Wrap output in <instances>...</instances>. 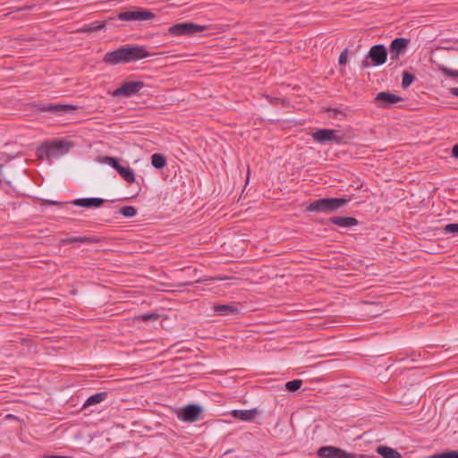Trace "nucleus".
Segmentation results:
<instances>
[{
    "label": "nucleus",
    "mask_w": 458,
    "mask_h": 458,
    "mask_svg": "<svg viewBox=\"0 0 458 458\" xmlns=\"http://www.w3.org/2000/svg\"><path fill=\"white\" fill-rule=\"evenodd\" d=\"M147 56L148 53L143 47L126 45L114 51L107 52L104 56V61L109 64H117L140 60Z\"/></svg>",
    "instance_id": "nucleus-1"
},
{
    "label": "nucleus",
    "mask_w": 458,
    "mask_h": 458,
    "mask_svg": "<svg viewBox=\"0 0 458 458\" xmlns=\"http://www.w3.org/2000/svg\"><path fill=\"white\" fill-rule=\"evenodd\" d=\"M351 199L347 198H322L316 199L306 208L308 212L332 213L346 205Z\"/></svg>",
    "instance_id": "nucleus-2"
},
{
    "label": "nucleus",
    "mask_w": 458,
    "mask_h": 458,
    "mask_svg": "<svg viewBox=\"0 0 458 458\" xmlns=\"http://www.w3.org/2000/svg\"><path fill=\"white\" fill-rule=\"evenodd\" d=\"M369 59L371 60L374 66H380L386 62L387 59V49L382 44L372 46L366 56L361 62V68H368L370 66Z\"/></svg>",
    "instance_id": "nucleus-3"
},
{
    "label": "nucleus",
    "mask_w": 458,
    "mask_h": 458,
    "mask_svg": "<svg viewBox=\"0 0 458 458\" xmlns=\"http://www.w3.org/2000/svg\"><path fill=\"white\" fill-rule=\"evenodd\" d=\"M174 411L180 420L191 423L199 420L203 409L199 404L190 403L184 407L174 409Z\"/></svg>",
    "instance_id": "nucleus-4"
},
{
    "label": "nucleus",
    "mask_w": 458,
    "mask_h": 458,
    "mask_svg": "<svg viewBox=\"0 0 458 458\" xmlns=\"http://www.w3.org/2000/svg\"><path fill=\"white\" fill-rule=\"evenodd\" d=\"M99 161L113 167L127 182L132 183L135 182L133 170L129 166L121 165L116 157L103 156L99 157Z\"/></svg>",
    "instance_id": "nucleus-5"
},
{
    "label": "nucleus",
    "mask_w": 458,
    "mask_h": 458,
    "mask_svg": "<svg viewBox=\"0 0 458 458\" xmlns=\"http://www.w3.org/2000/svg\"><path fill=\"white\" fill-rule=\"evenodd\" d=\"M313 140L319 144H326L327 142H335L336 144H343L344 138L337 134V131L333 129H318L311 134Z\"/></svg>",
    "instance_id": "nucleus-6"
},
{
    "label": "nucleus",
    "mask_w": 458,
    "mask_h": 458,
    "mask_svg": "<svg viewBox=\"0 0 458 458\" xmlns=\"http://www.w3.org/2000/svg\"><path fill=\"white\" fill-rule=\"evenodd\" d=\"M208 29L207 25H199L193 22H180L174 24V36L193 37Z\"/></svg>",
    "instance_id": "nucleus-7"
},
{
    "label": "nucleus",
    "mask_w": 458,
    "mask_h": 458,
    "mask_svg": "<svg viewBox=\"0 0 458 458\" xmlns=\"http://www.w3.org/2000/svg\"><path fill=\"white\" fill-rule=\"evenodd\" d=\"M317 455L321 458H356L357 454L353 453H348L345 450L333 446L325 445L318 448Z\"/></svg>",
    "instance_id": "nucleus-8"
},
{
    "label": "nucleus",
    "mask_w": 458,
    "mask_h": 458,
    "mask_svg": "<svg viewBox=\"0 0 458 458\" xmlns=\"http://www.w3.org/2000/svg\"><path fill=\"white\" fill-rule=\"evenodd\" d=\"M410 44V39L407 38H396L390 43L389 54L392 62L399 60L400 55H403Z\"/></svg>",
    "instance_id": "nucleus-9"
},
{
    "label": "nucleus",
    "mask_w": 458,
    "mask_h": 458,
    "mask_svg": "<svg viewBox=\"0 0 458 458\" xmlns=\"http://www.w3.org/2000/svg\"><path fill=\"white\" fill-rule=\"evenodd\" d=\"M154 18V14L145 9H137L134 11L122 12L117 14V19L121 21H148Z\"/></svg>",
    "instance_id": "nucleus-10"
},
{
    "label": "nucleus",
    "mask_w": 458,
    "mask_h": 458,
    "mask_svg": "<svg viewBox=\"0 0 458 458\" xmlns=\"http://www.w3.org/2000/svg\"><path fill=\"white\" fill-rule=\"evenodd\" d=\"M144 87L142 81H126L113 92L114 97H131Z\"/></svg>",
    "instance_id": "nucleus-11"
},
{
    "label": "nucleus",
    "mask_w": 458,
    "mask_h": 458,
    "mask_svg": "<svg viewBox=\"0 0 458 458\" xmlns=\"http://www.w3.org/2000/svg\"><path fill=\"white\" fill-rule=\"evenodd\" d=\"M318 222L324 225L333 224L343 228H349L360 224V222L355 217L351 216H332L327 219L319 220Z\"/></svg>",
    "instance_id": "nucleus-12"
},
{
    "label": "nucleus",
    "mask_w": 458,
    "mask_h": 458,
    "mask_svg": "<svg viewBox=\"0 0 458 458\" xmlns=\"http://www.w3.org/2000/svg\"><path fill=\"white\" fill-rule=\"evenodd\" d=\"M402 100L401 97H398L394 94H392L388 91H382L377 93L375 98V102L377 103V106L381 108H389L393 105L400 102Z\"/></svg>",
    "instance_id": "nucleus-13"
},
{
    "label": "nucleus",
    "mask_w": 458,
    "mask_h": 458,
    "mask_svg": "<svg viewBox=\"0 0 458 458\" xmlns=\"http://www.w3.org/2000/svg\"><path fill=\"white\" fill-rule=\"evenodd\" d=\"M77 109L76 106L65 104H46L40 107L42 112L63 115Z\"/></svg>",
    "instance_id": "nucleus-14"
},
{
    "label": "nucleus",
    "mask_w": 458,
    "mask_h": 458,
    "mask_svg": "<svg viewBox=\"0 0 458 458\" xmlns=\"http://www.w3.org/2000/svg\"><path fill=\"white\" fill-rule=\"evenodd\" d=\"M53 158H56L64 154H66L72 144L64 140H56L48 143Z\"/></svg>",
    "instance_id": "nucleus-15"
},
{
    "label": "nucleus",
    "mask_w": 458,
    "mask_h": 458,
    "mask_svg": "<svg viewBox=\"0 0 458 458\" xmlns=\"http://www.w3.org/2000/svg\"><path fill=\"white\" fill-rule=\"evenodd\" d=\"M214 312L218 316H235L241 313V310L236 304H214Z\"/></svg>",
    "instance_id": "nucleus-16"
},
{
    "label": "nucleus",
    "mask_w": 458,
    "mask_h": 458,
    "mask_svg": "<svg viewBox=\"0 0 458 458\" xmlns=\"http://www.w3.org/2000/svg\"><path fill=\"white\" fill-rule=\"evenodd\" d=\"M105 202L104 199L101 198H82V199H76L72 203L78 207H82L86 208H99L101 207Z\"/></svg>",
    "instance_id": "nucleus-17"
},
{
    "label": "nucleus",
    "mask_w": 458,
    "mask_h": 458,
    "mask_svg": "<svg viewBox=\"0 0 458 458\" xmlns=\"http://www.w3.org/2000/svg\"><path fill=\"white\" fill-rule=\"evenodd\" d=\"M259 413L256 408L250 410H233L231 414L233 418L242 421H251Z\"/></svg>",
    "instance_id": "nucleus-18"
},
{
    "label": "nucleus",
    "mask_w": 458,
    "mask_h": 458,
    "mask_svg": "<svg viewBox=\"0 0 458 458\" xmlns=\"http://www.w3.org/2000/svg\"><path fill=\"white\" fill-rule=\"evenodd\" d=\"M98 240L95 236H78V237H69L62 240V244L67 245L73 242L79 243H96Z\"/></svg>",
    "instance_id": "nucleus-19"
},
{
    "label": "nucleus",
    "mask_w": 458,
    "mask_h": 458,
    "mask_svg": "<svg viewBox=\"0 0 458 458\" xmlns=\"http://www.w3.org/2000/svg\"><path fill=\"white\" fill-rule=\"evenodd\" d=\"M106 25V21H95L89 24H85L81 29H79L78 31L82 32V33L95 32V31L105 29Z\"/></svg>",
    "instance_id": "nucleus-20"
},
{
    "label": "nucleus",
    "mask_w": 458,
    "mask_h": 458,
    "mask_svg": "<svg viewBox=\"0 0 458 458\" xmlns=\"http://www.w3.org/2000/svg\"><path fill=\"white\" fill-rule=\"evenodd\" d=\"M376 452L384 458H402L401 454L386 445H378Z\"/></svg>",
    "instance_id": "nucleus-21"
},
{
    "label": "nucleus",
    "mask_w": 458,
    "mask_h": 458,
    "mask_svg": "<svg viewBox=\"0 0 458 458\" xmlns=\"http://www.w3.org/2000/svg\"><path fill=\"white\" fill-rule=\"evenodd\" d=\"M107 397L106 392H99L95 394L90 395L85 402L84 407L94 405L101 403Z\"/></svg>",
    "instance_id": "nucleus-22"
},
{
    "label": "nucleus",
    "mask_w": 458,
    "mask_h": 458,
    "mask_svg": "<svg viewBox=\"0 0 458 458\" xmlns=\"http://www.w3.org/2000/svg\"><path fill=\"white\" fill-rule=\"evenodd\" d=\"M37 157L41 160H51L53 158L48 143L42 144L37 149Z\"/></svg>",
    "instance_id": "nucleus-23"
},
{
    "label": "nucleus",
    "mask_w": 458,
    "mask_h": 458,
    "mask_svg": "<svg viewBox=\"0 0 458 458\" xmlns=\"http://www.w3.org/2000/svg\"><path fill=\"white\" fill-rule=\"evenodd\" d=\"M151 164L155 168L161 169L166 164L165 156L161 154H153L151 157Z\"/></svg>",
    "instance_id": "nucleus-24"
},
{
    "label": "nucleus",
    "mask_w": 458,
    "mask_h": 458,
    "mask_svg": "<svg viewBox=\"0 0 458 458\" xmlns=\"http://www.w3.org/2000/svg\"><path fill=\"white\" fill-rule=\"evenodd\" d=\"M415 80H416V77L414 74H412L407 71H404L403 72L402 87L403 89L409 88L414 82Z\"/></svg>",
    "instance_id": "nucleus-25"
},
{
    "label": "nucleus",
    "mask_w": 458,
    "mask_h": 458,
    "mask_svg": "<svg viewBox=\"0 0 458 458\" xmlns=\"http://www.w3.org/2000/svg\"><path fill=\"white\" fill-rule=\"evenodd\" d=\"M191 180L188 181V185H186L184 182L182 183V188L180 189L179 196V199H181V200H184L185 199L191 195Z\"/></svg>",
    "instance_id": "nucleus-26"
},
{
    "label": "nucleus",
    "mask_w": 458,
    "mask_h": 458,
    "mask_svg": "<svg viewBox=\"0 0 458 458\" xmlns=\"http://www.w3.org/2000/svg\"><path fill=\"white\" fill-rule=\"evenodd\" d=\"M302 386V380L301 379H293L291 381H288L285 384V390L288 392H295L299 390Z\"/></svg>",
    "instance_id": "nucleus-27"
},
{
    "label": "nucleus",
    "mask_w": 458,
    "mask_h": 458,
    "mask_svg": "<svg viewBox=\"0 0 458 458\" xmlns=\"http://www.w3.org/2000/svg\"><path fill=\"white\" fill-rule=\"evenodd\" d=\"M119 214L123 215L125 217H132L137 214V210L132 206H125L119 209Z\"/></svg>",
    "instance_id": "nucleus-28"
},
{
    "label": "nucleus",
    "mask_w": 458,
    "mask_h": 458,
    "mask_svg": "<svg viewBox=\"0 0 458 458\" xmlns=\"http://www.w3.org/2000/svg\"><path fill=\"white\" fill-rule=\"evenodd\" d=\"M439 71H441L445 75L448 77H458V71L453 70L451 68H448L446 66L441 65L439 67Z\"/></svg>",
    "instance_id": "nucleus-29"
},
{
    "label": "nucleus",
    "mask_w": 458,
    "mask_h": 458,
    "mask_svg": "<svg viewBox=\"0 0 458 458\" xmlns=\"http://www.w3.org/2000/svg\"><path fill=\"white\" fill-rule=\"evenodd\" d=\"M454 455L455 454H454V451H447V452H443L440 454H436L430 455L427 458H454Z\"/></svg>",
    "instance_id": "nucleus-30"
},
{
    "label": "nucleus",
    "mask_w": 458,
    "mask_h": 458,
    "mask_svg": "<svg viewBox=\"0 0 458 458\" xmlns=\"http://www.w3.org/2000/svg\"><path fill=\"white\" fill-rule=\"evenodd\" d=\"M444 232L447 233H458V224H448L444 227Z\"/></svg>",
    "instance_id": "nucleus-31"
},
{
    "label": "nucleus",
    "mask_w": 458,
    "mask_h": 458,
    "mask_svg": "<svg viewBox=\"0 0 458 458\" xmlns=\"http://www.w3.org/2000/svg\"><path fill=\"white\" fill-rule=\"evenodd\" d=\"M348 54H349V51L347 48L344 49L341 54H340V56H339V60H338V63L340 65H345L346 63H347V60H348Z\"/></svg>",
    "instance_id": "nucleus-32"
},
{
    "label": "nucleus",
    "mask_w": 458,
    "mask_h": 458,
    "mask_svg": "<svg viewBox=\"0 0 458 458\" xmlns=\"http://www.w3.org/2000/svg\"><path fill=\"white\" fill-rule=\"evenodd\" d=\"M157 316L156 314H153V313H149V314H144L141 316L142 319L144 321H148L152 318H156Z\"/></svg>",
    "instance_id": "nucleus-33"
},
{
    "label": "nucleus",
    "mask_w": 458,
    "mask_h": 458,
    "mask_svg": "<svg viewBox=\"0 0 458 458\" xmlns=\"http://www.w3.org/2000/svg\"><path fill=\"white\" fill-rule=\"evenodd\" d=\"M327 112H328V113H333V115H332V116H334V117H335L338 114H343V112H342V111H340L339 109H337V108H332V107H331V108H328V109H327Z\"/></svg>",
    "instance_id": "nucleus-34"
},
{
    "label": "nucleus",
    "mask_w": 458,
    "mask_h": 458,
    "mask_svg": "<svg viewBox=\"0 0 458 458\" xmlns=\"http://www.w3.org/2000/svg\"><path fill=\"white\" fill-rule=\"evenodd\" d=\"M176 271H179V272H182V271H185V272H193L194 269L191 267H176L175 268Z\"/></svg>",
    "instance_id": "nucleus-35"
},
{
    "label": "nucleus",
    "mask_w": 458,
    "mask_h": 458,
    "mask_svg": "<svg viewBox=\"0 0 458 458\" xmlns=\"http://www.w3.org/2000/svg\"><path fill=\"white\" fill-rule=\"evenodd\" d=\"M452 156L455 158H458V144L454 145L452 148Z\"/></svg>",
    "instance_id": "nucleus-36"
},
{
    "label": "nucleus",
    "mask_w": 458,
    "mask_h": 458,
    "mask_svg": "<svg viewBox=\"0 0 458 458\" xmlns=\"http://www.w3.org/2000/svg\"><path fill=\"white\" fill-rule=\"evenodd\" d=\"M450 94L458 98V88L454 87L449 89Z\"/></svg>",
    "instance_id": "nucleus-37"
},
{
    "label": "nucleus",
    "mask_w": 458,
    "mask_h": 458,
    "mask_svg": "<svg viewBox=\"0 0 458 458\" xmlns=\"http://www.w3.org/2000/svg\"><path fill=\"white\" fill-rule=\"evenodd\" d=\"M45 203L47 204V205H58V206H61V205L64 204V203L58 202V201H54V200H45Z\"/></svg>",
    "instance_id": "nucleus-38"
},
{
    "label": "nucleus",
    "mask_w": 458,
    "mask_h": 458,
    "mask_svg": "<svg viewBox=\"0 0 458 458\" xmlns=\"http://www.w3.org/2000/svg\"><path fill=\"white\" fill-rule=\"evenodd\" d=\"M43 458H73V457L64 456V455H45Z\"/></svg>",
    "instance_id": "nucleus-39"
},
{
    "label": "nucleus",
    "mask_w": 458,
    "mask_h": 458,
    "mask_svg": "<svg viewBox=\"0 0 458 458\" xmlns=\"http://www.w3.org/2000/svg\"><path fill=\"white\" fill-rule=\"evenodd\" d=\"M195 282H198L197 280L195 281H184V282H179L178 283V286H181V285H190V284H194Z\"/></svg>",
    "instance_id": "nucleus-40"
},
{
    "label": "nucleus",
    "mask_w": 458,
    "mask_h": 458,
    "mask_svg": "<svg viewBox=\"0 0 458 458\" xmlns=\"http://www.w3.org/2000/svg\"><path fill=\"white\" fill-rule=\"evenodd\" d=\"M4 167V164L0 163V175H2V168Z\"/></svg>",
    "instance_id": "nucleus-41"
},
{
    "label": "nucleus",
    "mask_w": 458,
    "mask_h": 458,
    "mask_svg": "<svg viewBox=\"0 0 458 458\" xmlns=\"http://www.w3.org/2000/svg\"><path fill=\"white\" fill-rule=\"evenodd\" d=\"M454 458H458V451H454Z\"/></svg>",
    "instance_id": "nucleus-42"
},
{
    "label": "nucleus",
    "mask_w": 458,
    "mask_h": 458,
    "mask_svg": "<svg viewBox=\"0 0 458 458\" xmlns=\"http://www.w3.org/2000/svg\"><path fill=\"white\" fill-rule=\"evenodd\" d=\"M178 359H179L178 357H174V363Z\"/></svg>",
    "instance_id": "nucleus-43"
}]
</instances>
